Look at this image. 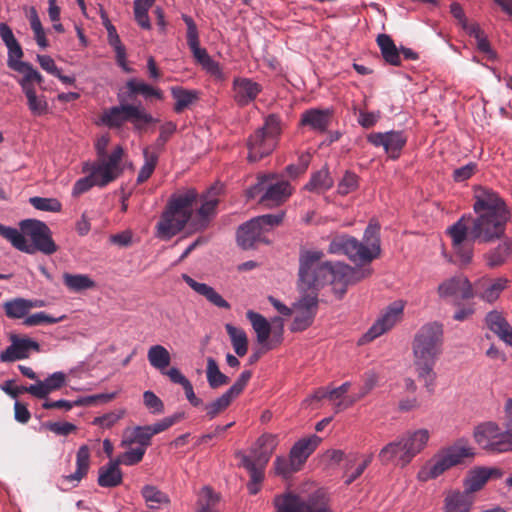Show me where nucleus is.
<instances>
[{
  "label": "nucleus",
  "mask_w": 512,
  "mask_h": 512,
  "mask_svg": "<svg viewBox=\"0 0 512 512\" xmlns=\"http://www.w3.org/2000/svg\"><path fill=\"white\" fill-rule=\"evenodd\" d=\"M473 199V215H463L447 229L453 250L463 264L471 262L474 243L492 244L501 240L511 219L507 204L492 189L476 188Z\"/></svg>",
  "instance_id": "obj_1"
},
{
  "label": "nucleus",
  "mask_w": 512,
  "mask_h": 512,
  "mask_svg": "<svg viewBox=\"0 0 512 512\" xmlns=\"http://www.w3.org/2000/svg\"><path fill=\"white\" fill-rule=\"evenodd\" d=\"M324 253L321 250H301L299 254L298 286L301 291L318 290L327 284L339 296L347 290L348 265L340 262L322 261Z\"/></svg>",
  "instance_id": "obj_2"
},
{
  "label": "nucleus",
  "mask_w": 512,
  "mask_h": 512,
  "mask_svg": "<svg viewBox=\"0 0 512 512\" xmlns=\"http://www.w3.org/2000/svg\"><path fill=\"white\" fill-rule=\"evenodd\" d=\"M444 331L442 324H424L415 334L412 342L413 363L417 377L428 392L435 389L437 374L435 364L443 351Z\"/></svg>",
  "instance_id": "obj_3"
},
{
  "label": "nucleus",
  "mask_w": 512,
  "mask_h": 512,
  "mask_svg": "<svg viewBox=\"0 0 512 512\" xmlns=\"http://www.w3.org/2000/svg\"><path fill=\"white\" fill-rule=\"evenodd\" d=\"M20 228L21 231L0 223V236L8 240L16 249L28 254L40 251L51 255L57 251L51 231L44 222L26 219L20 222Z\"/></svg>",
  "instance_id": "obj_4"
},
{
  "label": "nucleus",
  "mask_w": 512,
  "mask_h": 512,
  "mask_svg": "<svg viewBox=\"0 0 512 512\" xmlns=\"http://www.w3.org/2000/svg\"><path fill=\"white\" fill-rule=\"evenodd\" d=\"M196 200L197 192L194 189L172 195L156 224V236L161 240H170L188 222L191 223L192 207Z\"/></svg>",
  "instance_id": "obj_5"
},
{
  "label": "nucleus",
  "mask_w": 512,
  "mask_h": 512,
  "mask_svg": "<svg viewBox=\"0 0 512 512\" xmlns=\"http://www.w3.org/2000/svg\"><path fill=\"white\" fill-rule=\"evenodd\" d=\"M475 456L474 448L468 440L461 438L453 444L442 447L428 459L417 472L419 482H428L444 474L446 471L464 463L465 459Z\"/></svg>",
  "instance_id": "obj_6"
},
{
  "label": "nucleus",
  "mask_w": 512,
  "mask_h": 512,
  "mask_svg": "<svg viewBox=\"0 0 512 512\" xmlns=\"http://www.w3.org/2000/svg\"><path fill=\"white\" fill-rule=\"evenodd\" d=\"M276 437L272 434H263L250 449V454H241V466L250 475L247 489L250 494L255 495L261 489L264 480V471L270 457L276 447Z\"/></svg>",
  "instance_id": "obj_7"
},
{
  "label": "nucleus",
  "mask_w": 512,
  "mask_h": 512,
  "mask_svg": "<svg viewBox=\"0 0 512 512\" xmlns=\"http://www.w3.org/2000/svg\"><path fill=\"white\" fill-rule=\"evenodd\" d=\"M380 227L371 222L365 229L361 241L354 239V282L373 274L372 262L381 254Z\"/></svg>",
  "instance_id": "obj_8"
},
{
  "label": "nucleus",
  "mask_w": 512,
  "mask_h": 512,
  "mask_svg": "<svg viewBox=\"0 0 512 512\" xmlns=\"http://www.w3.org/2000/svg\"><path fill=\"white\" fill-rule=\"evenodd\" d=\"M0 38L8 50L7 66L23 75L18 81L22 91L35 88L34 83L41 84L43 82L42 75L30 63L21 60L24 55L22 47L16 40L12 29L3 22L0 23Z\"/></svg>",
  "instance_id": "obj_9"
},
{
  "label": "nucleus",
  "mask_w": 512,
  "mask_h": 512,
  "mask_svg": "<svg viewBox=\"0 0 512 512\" xmlns=\"http://www.w3.org/2000/svg\"><path fill=\"white\" fill-rule=\"evenodd\" d=\"M250 199L260 195L259 203L267 208H274L285 203L293 193L291 184L278 179L274 174H263L257 178V183L247 189Z\"/></svg>",
  "instance_id": "obj_10"
},
{
  "label": "nucleus",
  "mask_w": 512,
  "mask_h": 512,
  "mask_svg": "<svg viewBox=\"0 0 512 512\" xmlns=\"http://www.w3.org/2000/svg\"><path fill=\"white\" fill-rule=\"evenodd\" d=\"M120 105L105 109L101 115V123L109 128H121L126 122H132L136 129L156 120L141 105L123 103L119 95Z\"/></svg>",
  "instance_id": "obj_11"
},
{
  "label": "nucleus",
  "mask_w": 512,
  "mask_h": 512,
  "mask_svg": "<svg viewBox=\"0 0 512 512\" xmlns=\"http://www.w3.org/2000/svg\"><path fill=\"white\" fill-rule=\"evenodd\" d=\"M276 512H326L319 495L304 498L293 491H286L274 498Z\"/></svg>",
  "instance_id": "obj_12"
},
{
  "label": "nucleus",
  "mask_w": 512,
  "mask_h": 512,
  "mask_svg": "<svg viewBox=\"0 0 512 512\" xmlns=\"http://www.w3.org/2000/svg\"><path fill=\"white\" fill-rule=\"evenodd\" d=\"M124 150L121 146H117L109 155L98 157L97 161L90 164V168L99 178L100 187L107 186L110 182L117 179L122 173L121 160Z\"/></svg>",
  "instance_id": "obj_13"
},
{
  "label": "nucleus",
  "mask_w": 512,
  "mask_h": 512,
  "mask_svg": "<svg viewBox=\"0 0 512 512\" xmlns=\"http://www.w3.org/2000/svg\"><path fill=\"white\" fill-rule=\"evenodd\" d=\"M404 305L402 302H394L387 307L385 312L369 328V330L358 340V345H364L390 330L403 315Z\"/></svg>",
  "instance_id": "obj_14"
},
{
  "label": "nucleus",
  "mask_w": 512,
  "mask_h": 512,
  "mask_svg": "<svg viewBox=\"0 0 512 512\" xmlns=\"http://www.w3.org/2000/svg\"><path fill=\"white\" fill-rule=\"evenodd\" d=\"M318 297L316 292L303 295L295 304V317L291 324V331L299 332L307 329L316 316Z\"/></svg>",
  "instance_id": "obj_15"
},
{
  "label": "nucleus",
  "mask_w": 512,
  "mask_h": 512,
  "mask_svg": "<svg viewBox=\"0 0 512 512\" xmlns=\"http://www.w3.org/2000/svg\"><path fill=\"white\" fill-rule=\"evenodd\" d=\"M438 294L441 298L452 299L455 304L462 300H468L474 296L473 287L464 275H456L438 286Z\"/></svg>",
  "instance_id": "obj_16"
},
{
  "label": "nucleus",
  "mask_w": 512,
  "mask_h": 512,
  "mask_svg": "<svg viewBox=\"0 0 512 512\" xmlns=\"http://www.w3.org/2000/svg\"><path fill=\"white\" fill-rule=\"evenodd\" d=\"M65 382H66L65 373L58 371V372H54L53 374L49 375L43 381H37L35 384H32L28 387H24V386L21 387L17 392L11 391L4 386L2 387V389L14 397L17 395L18 392H27L36 398L44 399L51 392L60 389L65 384Z\"/></svg>",
  "instance_id": "obj_17"
},
{
  "label": "nucleus",
  "mask_w": 512,
  "mask_h": 512,
  "mask_svg": "<svg viewBox=\"0 0 512 512\" xmlns=\"http://www.w3.org/2000/svg\"><path fill=\"white\" fill-rule=\"evenodd\" d=\"M10 342L11 344L0 353L1 362L6 363L26 359L30 356L31 351H40L39 343L28 337L11 335Z\"/></svg>",
  "instance_id": "obj_18"
},
{
  "label": "nucleus",
  "mask_w": 512,
  "mask_h": 512,
  "mask_svg": "<svg viewBox=\"0 0 512 512\" xmlns=\"http://www.w3.org/2000/svg\"><path fill=\"white\" fill-rule=\"evenodd\" d=\"M262 90V85L251 78L236 77L232 83L233 99L242 107L252 103Z\"/></svg>",
  "instance_id": "obj_19"
},
{
  "label": "nucleus",
  "mask_w": 512,
  "mask_h": 512,
  "mask_svg": "<svg viewBox=\"0 0 512 512\" xmlns=\"http://www.w3.org/2000/svg\"><path fill=\"white\" fill-rule=\"evenodd\" d=\"M276 141L265 134L264 130L257 129L248 140V160L256 162L269 155L275 148Z\"/></svg>",
  "instance_id": "obj_20"
},
{
  "label": "nucleus",
  "mask_w": 512,
  "mask_h": 512,
  "mask_svg": "<svg viewBox=\"0 0 512 512\" xmlns=\"http://www.w3.org/2000/svg\"><path fill=\"white\" fill-rule=\"evenodd\" d=\"M368 141L375 146H383L391 158L395 159L406 143L402 132L389 131L385 133H373L368 136Z\"/></svg>",
  "instance_id": "obj_21"
},
{
  "label": "nucleus",
  "mask_w": 512,
  "mask_h": 512,
  "mask_svg": "<svg viewBox=\"0 0 512 512\" xmlns=\"http://www.w3.org/2000/svg\"><path fill=\"white\" fill-rule=\"evenodd\" d=\"M351 389L350 382H345L339 387L319 388L315 391L313 398L315 400H327L329 404L333 405L336 412H339L350 405L348 393Z\"/></svg>",
  "instance_id": "obj_22"
},
{
  "label": "nucleus",
  "mask_w": 512,
  "mask_h": 512,
  "mask_svg": "<svg viewBox=\"0 0 512 512\" xmlns=\"http://www.w3.org/2000/svg\"><path fill=\"white\" fill-rule=\"evenodd\" d=\"M507 282L508 281L505 278L480 279L474 285V296L479 297L485 302L493 303L499 298L502 291L506 288Z\"/></svg>",
  "instance_id": "obj_23"
},
{
  "label": "nucleus",
  "mask_w": 512,
  "mask_h": 512,
  "mask_svg": "<svg viewBox=\"0 0 512 512\" xmlns=\"http://www.w3.org/2000/svg\"><path fill=\"white\" fill-rule=\"evenodd\" d=\"M430 433L427 429H418L415 431H408L402 436L404 442V459L412 461L428 444Z\"/></svg>",
  "instance_id": "obj_24"
},
{
  "label": "nucleus",
  "mask_w": 512,
  "mask_h": 512,
  "mask_svg": "<svg viewBox=\"0 0 512 512\" xmlns=\"http://www.w3.org/2000/svg\"><path fill=\"white\" fill-rule=\"evenodd\" d=\"M331 111L329 109L312 108L301 114L300 125L309 127L311 130L323 133L331 122Z\"/></svg>",
  "instance_id": "obj_25"
},
{
  "label": "nucleus",
  "mask_w": 512,
  "mask_h": 512,
  "mask_svg": "<svg viewBox=\"0 0 512 512\" xmlns=\"http://www.w3.org/2000/svg\"><path fill=\"white\" fill-rule=\"evenodd\" d=\"M101 19L108 33V43L114 49L116 54L117 64L125 71L130 72L127 65L126 49L122 44L119 35L117 34L115 26L110 22L106 12L101 9Z\"/></svg>",
  "instance_id": "obj_26"
},
{
  "label": "nucleus",
  "mask_w": 512,
  "mask_h": 512,
  "mask_svg": "<svg viewBox=\"0 0 512 512\" xmlns=\"http://www.w3.org/2000/svg\"><path fill=\"white\" fill-rule=\"evenodd\" d=\"M182 279L195 293L203 296L212 305L222 309H230V304L212 286L197 282L187 274H182Z\"/></svg>",
  "instance_id": "obj_27"
},
{
  "label": "nucleus",
  "mask_w": 512,
  "mask_h": 512,
  "mask_svg": "<svg viewBox=\"0 0 512 512\" xmlns=\"http://www.w3.org/2000/svg\"><path fill=\"white\" fill-rule=\"evenodd\" d=\"M263 234L259 224L252 218L239 227L237 231L238 245L243 249L253 248L256 243L265 241Z\"/></svg>",
  "instance_id": "obj_28"
},
{
  "label": "nucleus",
  "mask_w": 512,
  "mask_h": 512,
  "mask_svg": "<svg viewBox=\"0 0 512 512\" xmlns=\"http://www.w3.org/2000/svg\"><path fill=\"white\" fill-rule=\"evenodd\" d=\"M321 438L317 435H311L306 438L298 440L290 450V458L293 459L295 465H299L302 468L308 457L314 452Z\"/></svg>",
  "instance_id": "obj_29"
},
{
  "label": "nucleus",
  "mask_w": 512,
  "mask_h": 512,
  "mask_svg": "<svg viewBox=\"0 0 512 512\" xmlns=\"http://www.w3.org/2000/svg\"><path fill=\"white\" fill-rule=\"evenodd\" d=\"M485 322L493 333L512 346V327L501 312L497 310L490 311L485 317Z\"/></svg>",
  "instance_id": "obj_30"
},
{
  "label": "nucleus",
  "mask_w": 512,
  "mask_h": 512,
  "mask_svg": "<svg viewBox=\"0 0 512 512\" xmlns=\"http://www.w3.org/2000/svg\"><path fill=\"white\" fill-rule=\"evenodd\" d=\"M119 466L120 459H114L100 467L98 471V485L104 488L119 486L123 480L122 471Z\"/></svg>",
  "instance_id": "obj_31"
},
{
  "label": "nucleus",
  "mask_w": 512,
  "mask_h": 512,
  "mask_svg": "<svg viewBox=\"0 0 512 512\" xmlns=\"http://www.w3.org/2000/svg\"><path fill=\"white\" fill-rule=\"evenodd\" d=\"M218 200L211 198L205 200L195 213L192 212L191 226L197 230H204L216 215Z\"/></svg>",
  "instance_id": "obj_32"
},
{
  "label": "nucleus",
  "mask_w": 512,
  "mask_h": 512,
  "mask_svg": "<svg viewBox=\"0 0 512 512\" xmlns=\"http://www.w3.org/2000/svg\"><path fill=\"white\" fill-rule=\"evenodd\" d=\"M182 19L187 26V44L194 58L202 65L210 56L206 49L200 47L197 26L190 16L183 15Z\"/></svg>",
  "instance_id": "obj_33"
},
{
  "label": "nucleus",
  "mask_w": 512,
  "mask_h": 512,
  "mask_svg": "<svg viewBox=\"0 0 512 512\" xmlns=\"http://www.w3.org/2000/svg\"><path fill=\"white\" fill-rule=\"evenodd\" d=\"M152 434L147 425L136 426L134 428L126 429L121 441L122 447L137 444L138 447H143L145 450L151 444Z\"/></svg>",
  "instance_id": "obj_34"
},
{
  "label": "nucleus",
  "mask_w": 512,
  "mask_h": 512,
  "mask_svg": "<svg viewBox=\"0 0 512 512\" xmlns=\"http://www.w3.org/2000/svg\"><path fill=\"white\" fill-rule=\"evenodd\" d=\"M484 258L487 266L490 268L503 265L512 258V240L502 241L495 248L488 251Z\"/></svg>",
  "instance_id": "obj_35"
},
{
  "label": "nucleus",
  "mask_w": 512,
  "mask_h": 512,
  "mask_svg": "<svg viewBox=\"0 0 512 512\" xmlns=\"http://www.w3.org/2000/svg\"><path fill=\"white\" fill-rule=\"evenodd\" d=\"M404 453V442L402 440V437H400L398 440L390 442L387 445H385L381 449L379 457L381 461L384 463L397 462L400 465L405 466L409 464L411 461H406L404 459Z\"/></svg>",
  "instance_id": "obj_36"
},
{
  "label": "nucleus",
  "mask_w": 512,
  "mask_h": 512,
  "mask_svg": "<svg viewBox=\"0 0 512 512\" xmlns=\"http://www.w3.org/2000/svg\"><path fill=\"white\" fill-rule=\"evenodd\" d=\"M473 501L464 492H453L446 496L443 512H470Z\"/></svg>",
  "instance_id": "obj_37"
},
{
  "label": "nucleus",
  "mask_w": 512,
  "mask_h": 512,
  "mask_svg": "<svg viewBox=\"0 0 512 512\" xmlns=\"http://www.w3.org/2000/svg\"><path fill=\"white\" fill-rule=\"evenodd\" d=\"M377 44L381 50L384 60L393 66L401 64L399 50L397 49L392 38L387 34H379L377 37Z\"/></svg>",
  "instance_id": "obj_38"
},
{
  "label": "nucleus",
  "mask_w": 512,
  "mask_h": 512,
  "mask_svg": "<svg viewBox=\"0 0 512 512\" xmlns=\"http://www.w3.org/2000/svg\"><path fill=\"white\" fill-rule=\"evenodd\" d=\"M147 358L150 365L160 373L164 372L171 362L169 351L160 344L153 345L148 349Z\"/></svg>",
  "instance_id": "obj_39"
},
{
  "label": "nucleus",
  "mask_w": 512,
  "mask_h": 512,
  "mask_svg": "<svg viewBox=\"0 0 512 512\" xmlns=\"http://www.w3.org/2000/svg\"><path fill=\"white\" fill-rule=\"evenodd\" d=\"M90 465V449L87 445L79 447L76 455V470L74 473L66 476L67 481L79 482L88 472Z\"/></svg>",
  "instance_id": "obj_40"
},
{
  "label": "nucleus",
  "mask_w": 512,
  "mask_h": 512,
  "mask_svg": "<svg viewBox=\"0 0 512 512\" xmlns=\"http://www.w3.org/2000/svg\"><path fill=\"white\" fill-rule=\"evenodd\" d=\"M141 495L150 509H159L162 505L170 503L169 496L153 485H145L141 489Z\"/></svg>",
  "instance_id": "obj_41"
},
{
  "label": "nucleus",
  "mask_w": 512,
  "mask_h": 512,
  "mask_svg": "<svg viewBox=\"0 0 512 512\" xmlns=\"http://www.w3.org/2000/svg\"><path fill=\"white\" fill-rule=\"evenodd\" d=\"M246 315L256 333L257 342L259 344H267L271 333V326L267 319L254 311H248Z\"/></svg>",
  "instance_id": "obj_42"
},
{
  "label": "nucleus",
  "mask_w": 512,
  "mask_h": 512,
  "mask_svg": "<svg viewBox=\"0 0 512 512\" xmlns=\"http://www.w3.org/2000/svg\"><path fill=\"white\" fill-rule=\"evenodd\" d=\"M332 185L333 180L328 169L322 168L311 176L309 182L305 185V189L320 194L330 189Z\"/></svg>",
  "instance_id": "obj_43"
},
{
  "label": "nucleus",
  "mask_w": 512,
  "mask_h": 512,
  "mask_svg": "<svg viewBox=\"0 0 512 512\" xmlns=\"http://www.w3.org/2000/svg\"><path fill=\"white\" fill-rule=\"evenodd\" d=\"M63 282L71 292H81L96 286L95 281L86 274H63Z\"/></svg>",
  "instance_id": "obj_44"
},
{
  "label": "nucleus",
  "mask_w": 512,
  "mask_h": 512,
  "mask_svg": "<svg viewBox=\"0 0 512 512\" xmlns=\"http://www.w3.org/2000/svg\"><path fill=\"white\" fill-rule=\"evenodd\" d=\"M30 300L25 298H14L3 303L5 315L10 319H21L28 315Z\"/></svg>",
  "instance_id": "obj_45"
},
{
  "label": "nucleus",
  "mask_w": 512,
  "mask_h": 512,
  "mask_svg": "<svg viewBox=\"0 0 512 512\" xmlns=\"http://www.w3.org/2000/svg\"><path fill=\"white\" fill-rule=\"evenodd\" d=\"M225 329L230 337L235 353L239 357L244 356L248 350V339L245 331L229 323L225 325Z\"/></svg>",
  "instance_id": "obj_46"
},
{
  "label": "nucleus",
  "mask_w": 512,
  "mask_h": 512,
  "mask_svg": "<svg viewBox=\"0 0 512 512\" xmlns=\"http://www.w3.org/2000/svg\"><path fill=\"white\" fill-rule=\"evenodd\" d=\"M499 427L493 422L478 425L474 431V438L477 444L488 451L491 441L495 438Z\"/></svg>",
  "instance_id": "obj_47"
},
{
  "label": "nucleus",
  "mask_w": 512,
  "mask_h": 512,
  "mask_svg": "<svg viewBox=\"0 0 512 512\" xmlns=\"http://www.w3.org/2000/svg\"><path fill=\"white\" fill-rule=\"evenodd\" d=\"M83 171L88 172L89 175L85 176L83 178L78 179L72 189V196L73 197H79L83 193L89 191L92 187L98 186L100 187V184L98 183L100 180L94 174L93 170L90 168V164L86 162L83 166Z\"/></svg>",
  "instance_id": "obj_48"
},
{
  "label": "nucleus",
  "mask_w": 512,
  "mask_h": 512,
  "mask_svg": "<svg viewBox=\"0 0 512 512\" xmlns=\"http://www.w3.org/2000/svg\"><path fill=\"white\" fill-rule=\"evenodd\" d=\"M494 472H497V470L487 468H477L471 471L468 479L465 482L467 491L476 492L480 490L490 479Z\"/></svg>",
  "instance_id": "obj_49"
},
{
  "label": "nucleus",
  "mask_w": 512,
  "mask_h": 512,
  "mask_svg": "<svg viewBox=\"0 0 512 512\" xmlns=\"http://www.w3.org/2000/svg\"><path fill=\"white\" fill-rule=\"evenodd\" d=\"M206 377L212 389L226 385L230 381L229 377L220 371L216 360L212 357L207 358Z\"/></svg>",
  "instance_id": "obj_50"
},
{
  "label": "nucleus",
  "mask_w": 512,
  "mask_h": 512,
  "mask_svg": "<svg viewBox=\"0 0 512 512\" xmlns=\"http://www.w3.org/2000/svg\"><path fill=\"white\" fill-rule=\"evenodd\" d=\"M171 94L176 101L174 106L176 113L182 112L198 98L196 91L186 90L182 87H172Z\"/></svg>",
  "instance_id": "obj_51"
},
{
  "label": "nucleus",
  "mask_w": 512,
  "mask_h": 512,
  "mask_svg": "<svg viewBox=\"0 0 512 512\" xmlns=\"http://www.w3.org/2000/svg\"><path fill=\"white\" fill-rule=\"evenodd\" d=\"M32 115L42 116L48 111V103L44 95H37L35 88L23 91Z\"/></svg>",
  "instance_id": "obj_52"
},
{
  "label": "nucleus",
  "mask_w": 512,
  "mask_h": 512,
  "mask_svg": "<svg viewBox=\"0 0 512 512\" xmlns=\"http://www.w3.org/2000/svg\"><path fill=\"white\" fill-rule=\"evenodd\" d=\"M126 87L129 91L130 97L136 94H141L145 98L156 97L160 99L162 97V93L158 89H155L142 81H137L136 79L128 80Z\"/></svg>",
  "instance_id": "obj_53"
},
{
  "label": "nucleus",
  "mask_w": 512,
  "mask_h": 512,
  "mask_svg": "<svg viewBox=\"0 0 512 512\" xmlns=\"http://www.w3.org/2000/svg\"><path fill=\"white\" fill-rule=\"evenodd\" d=\"M489 452L503 453L512 450V433L510 431H502L500 428L495 434V438L491 441Z\"/></svg>",
  "instance_id": "obj_54"
},
{
  "label": "nucleus",
  "mask_w": 512,
  "mask_h": 512,
  "mask_svg": "<svg viewBox=\"0 0 512 512\" xmlns=\"http://www.w3.org/2000/svg\"><path fill=\"white\" fill-rule=\"evenodd\" d=\"M232 401L233 398L227 392H225L214 401L204 405L207 417L210 420L214 419L218 414L226 410Z\"/></svg>",
  "instance_id": "obj_55"
},
{
  "label": "nucleus",
  "mask_w": 512,
  "mask_h": 512,
  "mask_svg": "<svg viewBox=\"0 0 512 512\" xmlns=\"http://www.w3.org/2000/svg\"><path fill=\"white\" fill-rule=\"evenodd\" d=\"M144 164L142 165L138 176L137 183L141 184L147 181L153 174L158 163L156 153H149V150H143Z\"/></svg>",
  "instance_id": "obj_56"
},
{
  "label": "nucleus",
  "mask_w": 512,
  "mask_h": 512,
  "mask_svg": "<svg viewBox=\"0 0 512 512\" xmlns=\"http://www.w3.org/2000/svg\"><path fill=\"white\" fill-rule=\"evenodd\" d=\"M300 469V466L295 465L290 456L288 458L277 457L274 461L275 473L283 478H289L293 473L298 472Z\"/></svg>",
  "instance_id": "obj_57"
},
{
  "label": "nucleus",
  "mask_w": 512,
  "mask_h": 512,
  "mask_svg": "<svg viewBox=\"0 0 512 512\" xmlns=\"http://www.w3.org/2000/svg\"><path fill=\"white\" fill-rule=\"evenodd\" d=\"M30 204L37 210L48 211V212H59L61 211L62 204L56 198H45V197H31L29 199Z\"/></svg>",
  "instance_id": "obj_58"
},
{
  "label": "nucleus",
  "mask_w": 512,
  "mask_h": 512,
  "mask_svg": "<svg viewBox=\"0 0 512 512\" xmlns=\"http://www.w3.org/2000/svg\"><path fill=\"white\" fill-rule=\"evenodd\" d=\"M65 318V315L53 317L41 311L30 316H26L23 321V324L28 327L37 326L41 324H55L63 321Z\"/></svg>",
  "instance_id": "obj_59"
},
{
  "label": "nucleus",
  "mask_w": 512,
  "mask_h": 512,
  "mask_svg": "<svg viewBox=\"0 0 512 512\" xmlns=\"http://www.w3.org/2000/svg\"><path fill=\"white\" fill-rule=\"evenodd\" d=\"M185 414L183 412H177L173 415H170L168 417H165L156 423L152 425H147L152 436L159 434L167 429H169L171 426L179 422L181 419H183Z\"/></svg>",
  "instance_id": "obj_60"
},
{
  "label": "nucleus",
  "mask_w": 512,
  "mask_h": 512,
  "mask_svg": "<svg viewBox=\"0 0 512 512\" xmlns=\"http://www.w3.org/2000/svg\"><path fill=\"white\" fill-rule=\"evenodd\" d=\"M143 402L151 414L158 415L164 412L163 401L152 391L143 393Z\"/></svg>",
  "instance_id": "obj_61"
},
{
  "label": "nucleus",
  "mask_w": 512,
  "mask_h": 512,
  "mask_svg": "<svg viewBox=\"0 0 512 512\" xmlns=\"http://www.w3.org/2000/svg\"><path fill=\"white\" fill-rule=\"evenodd\" d=\"M329 251L335 254H344L352 258V239L349 237L334 239L329 246Z\"/></svg>",
  "instance_id": "obj_62"
},
{
  "label": "nucleus",
  "mask_w": 512,
  "mask_h": 512,
  "mask_svg": "<svg viewBox=\"0 0 512 512\" xmlns=\"http://www.w3.org/2000/svg\"><path fill=\"white\" fill-rule=\"evenodd\" d=\"M265 131V134L271 136L276 141L278 135L281 132V120L276 114H270L265 118L263 127L260 128Z\"/></svg>",
  "instance_id": "obj_63"
},
{
  "label": "nucleus",
  "mask_w": 512,
  "mask_h": 512,
  "mask_svg": "<svg viewBox=\"0 0 512 512\" xmlns=\"http://www.w3.org/2000/svg\"><path fill=\"white\" fill-rule=\"evenodd\" d=\"M285 213L265 214L253 218L259 224L263 232L267 231V227L272 228L278 226L284 219Z\"/></svg>",
  "instance_id": "obj_64"
}]
</instances>
